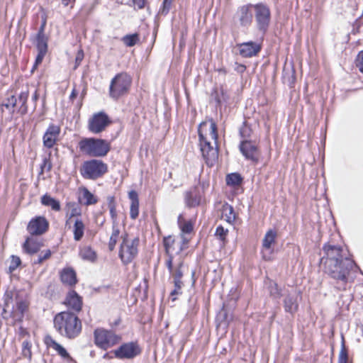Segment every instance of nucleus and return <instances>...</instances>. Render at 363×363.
Returning a JSON list of instances; mask_svg holds the SVG:
<instances>
[{
  "label": "nucleus",
  "instance_id": "nucleus-64",
  "mask_svg": "<svg viewBox=\"0 0 363 363\" xmlns=\"http://www.w3.org/2000/svg\"><path fill=\"white\" fill-rule=\"evenodd\" d=\"M31 347L30 343L28 340H25L22 343V350H30Z\"/></svg>",
  "mask_w": 363,
  "mask_h": 363
},
{
  "label": "nucleus",
  "instance_id": "nucleus-22",
  "mask_svg": "<svg viewBox=\"0 0 363 363\" xmlns=\"http://www.w3.org/2000/svg\"><path fill=\"white\" fill-rule=\"evenodd\" d=\"M45 343L48 346L55 350L62 358L67 360H72V358L70 357L69 354L67 352L65 348L57 342L51 337H47L45 338Z\"/></svg>",
  "mask_w": 363,
  "mask_h": 363
},
{
  "label": "nucleus",
  "instance_id": "nucleus-27",
  "mask_svg": "<svg viewBox=\"0 0 363 363\" xmlns=\"http://www.w3.org/2000/svg\"><path fill=\"white\" fill-rule=\"evenodd\" d=\"M85 225L80 218H76L73 226L74 240L79 241L84 236Z\"/></svg>",
  "mask_w": 363,
  "mask_h": 363
},
{
  "label": "nucleus",
  "instance_id": "nucleus-30",
  "mask_svg": "<svg viewBox=\"0 0 363 363\" xmlns=\"http://www.w3.org/2000/svg\"><path fill=\"white\" fill-rule=\"evenodd\" d=\"M120 234V229L118 223L113 220L112 223V233L110 237V240L108 242V248L110 250H113L115 248L116 242L118 241V237Z\"/></svg>",
  "mask_w": 363,
  "mask_h": 363
},
{
  "label": "nucleus",
  "instance_id": "nucleus-38",
  "mask_svg": "<svg viewBox=\"0 0 363 363\" xmlns=\"http://www.w3.org/2000/svg\"><path fill=\"white\" fill-rule=\"evenodd\" d=\"M338 363H348V351L345 344V339L342 337L341 347L338 356Z\"/></svg>",
  "mask_w": 363,
  "mask_h": 363
},
{
  "label": "nucleus",
  "instance_id": "nucleus-21",
  "mask_svg": "<svg viewBox=\"0 0 363 363\" xmlns=\"http://www.w3.org/2000/svg\"><path fill=\"white\" fill-rule=\"evenodd\" d=\"M60 279L64 284L70 286L75 285L77 281L76 272L71 267L64 268L60 272Z\"/></svg>",
  "mask_w": 363,
  "mask_h": 363
},
{
  "label": "nucleus",
  "instance_id": "nucleus-24",
  "mask_svg": "<svg viewBox=\"0 0 363 363\" xmlns=\"http://www.w3.org/2000/svg\"><path fill=\"white\" fill-rule=\"evenodd\" d=\"M41 247L40 242L32 237H28L23 245V251L29 255L37 253Z\"/></svg>",
  "mask_w": 363,
  "mask_h": 363
},
{
  "label": "nucleus",
  "instance_id": "nucleus-16",
  "mask_svg": "<svg viewBox=\"0 0 363 363\" xmlns=\"http://www.w3.org/2000/svg\"><path fill=\"white\" fill-rule=\"evenodd\" d=\"M60 134V127L50 124L47 128L43 137V145L47 148H52L55 145Z\"/></svg>",
  "mask_w": 363,
  "mask_h": 363
},
{
  "label": "nucleus",
  "instance_id": "nucleus-17",
  "mask_svg": "<svg viewBox=\"0 0 363 363\" xmlns=\"http://www.w3.org/2000/svg\"><path fill=\"white\" fill-rule=\"evenodd\" d=\"M28 307V303L22 298H16V303L12 305V309L10 315L13 320V324L18 322H22L24 313Z\"/></svg>",
  "mask_w": 363,
  "mask_h": 363
},
{
  "label": "nucleus",
  "instance_id": "nucleus-59",
  "mask_svg": "<svg viewBox=\"0 0 363 363\" xmlns=\"http://www.w3.org/2000/svg\"><path fill=\"white\" fill-rule=\"evenodd\" d=\"M21 354L24 357L28 358L29 362L31 361L32 352H31L30 349V350H27V349L22 350Z\"/></svg>",
  "mask_w": 363,
  "mask_h": 363
},
{
  "label": "nucleus",
  "instance_id": "nucleus-56",
  "mask_svg": "<svg viewBox=\"0 0 363 363\" xmlns=\"http://www.w3.org/2000/svg\"><path fill=\"white\" fill-rule=\"evenodd\" d=\"M83 58H84V52H83L82 50H79L77 52L76 57H75V68H77L80 65Z\"/></svg>",
  "mask_w": 363,
  "mask_h": 363
},
{
  "label": "nucleus",
  "instance_id": "nucleus-26",
  "mask_svg": "<svg viewBox=\"0 0 363 363\" xmlns=\"http://www.w3.org/2000/svg\"><path fill=\"white\" fill-rule=\"evenodd\" d=\"M201 201V195L196 190L186 193L185 202L189 207H195L199 206Z\"/></svg>",
  "mask_w": 363,
  "mask_h": 363
},
{
  "label": "nucleus",
  "instance_id": "nucleus-37",
  "mask_svg": "<svg viewBox=\"0 0 363 363\" xmlns=\"http://www.w3.org/2000/svg\"><path fill=\"white\" fill-rule=\"evenodd\" d=\"M242 178L238 173H231L226 177V184L229 186H237L242 183Z\"/></svg>",
  "mask_w": 363,
  "mask_h": 363
},
{
  "label": "nucleus",
  "instance_id": "nucleus-42",
  "mask_svg": "<svg viewBox=\"0 0 363 363\" xmlns=\"http://www.w3.org/2000/svg\"><path fill=\"white\" fill-rule=\"evenodd\" d=\"M252 129L245 122L243 123V125L240 128V137L243 140H249L251 137Z\"/></svg>",
  "mask_w": 363,
  "mask_h": 363
},
{
  "label": "nucleus",
  "instance_id": "nucleus-50",
  "mask_svg": "<svg viewBox=\"0 0 363 363\" xmlns=\"http://www.w3.org/2000/svg\"><path fill=\"white\" fill-rule=\"evenodd\" d=\"M139 214V203H130V217L132 219H135Z\"/></svg>",
  "mask_w": 363,
  "mask_h": 363
},
{
  "label": "nucleus",
  "instance_id": "nucleus-40",
  "mask_svg": "<svg viewBox=\"0 0 363 363\" xmlns=\"http://www.w3.org/2000/svg\"><path fill=\"white\" fill-rule=\"evenodd\" d=\"M28 98V91H22L19 96L18 100L20 103H21V107H20V112L22 115H24L28 111V107L26 106V102Z\"/></svg>",
  "mask_w": 363,
  "mask_h": 363
},
{
  "label": "nucleus",
  "instance_id": "nucleus-48",
  "mask_svg": "<svg viewBox=\"0 0 363 363\" xmlns=\"http://www.w3.org/2000/svg\"><path fill=\"white\" fill-rule=\"evenodd\" d=\"M21 261L19 257L16 255L11 256V262L9 265V271L10 272H13L17 269V267L21 264Z\"/></svg>",
  "mask_w": 363,
  "mask_h": 363
},
{
  "label": "nucleus",
  "instance_id": "nucleus-39",
  "mask_svg": "<svg viewBox=\"0 0 363 363\" xmlns=\"http://www.w3.org/2000/svg\"><path fill=\"white\" fill-rule=\"evenodd\" d=\"M269 292L270 296L275 299H279L281 296V289L277 283L270 281L269 284Z\"/></svg>",
  "mask_w": 363,
  "mask_h": 363
},
{
  "label": "nucleus",
  "instance_id": "nucleus-57",
  "mask_svg": "<svg viewBox=\"0 0 363 363\" xmlns=\"http://www.w3.org/2000/svg\"><path fill=\"white\" fill-rule=\"evenodd\" d=\"M60 1L64 7L69 6L70 9H72L74 7L76 0H60Z\"/></svg>",
  "mask_w": 363,
  "mask_h": 363
},
{
  "label": "nucleus",
  "instance_id": "nucleus-35",
  "mask_svg": "<svg viewBox=\"0 0 363 363\" xmlns=\"http://www.w3.org/2000/svg\"><path fill=\"white\" fill-rule=\"evenodd\" d=\"M16 103L17 99L15 96L11 95V96L8 97L3 101L1 106L2 108H6V109H8L10 114H13L15 111Z\"/></svg>",
  "mask_w": 363,
  "mask_h": 363
},
{
  "label": "nucleus",
  "instance_id": "nucleus-6",
  "mask_svg": "<svg viewBox=\"0 0 363 363\" xmlns=\"http://www.w3.org/2000/svg\"><path fill=\"white\" fill-rule=\"evenodd\" d=\"M132 79L127 73L117 74L111 81L109 96L114 100L125 95L130 87Z\"/></svg>",
  "mask_w": 363,
  "mask_h": 363
},
{
  "label": "nucleus",
  "instance_id": "nucleus-61",
  "mask_svg": "<svg viewBox=\"0 0 363 363\" xmlns=\"http://www.w3.org/2000/svg\"><path fill=\"white\" fill-rule=\"evenodd\" d=\"M18 334L21 337H25L26 335H28V333L27 330L22 326H20L18 328Z\"/></svg>",
  "mask_w": 363,
  "mask_h": 363
},
{
  "label": "nucleus",
  "instance_id": "nucleus-18",
  "mask_svg": "<svg viewBox=\"0 0 363 363\" xmlns=\"http://www.w3.org/2000/svg\"><path fill=\"white\" fill-rule=\"evenodd\" d=\"M238 47L240 55L243 57H252L261 50V45L252 41L240 43Z\"/></svg>",
  "mask_w": 363,
  "mask_h": 363
},
{
  "label": "nucleus",
  "instance_id": "nucleus-44",
  "mask_svg": "<svg viewBox=\"0 0 363 363\" xmlns=\"http://www.w3.org/2000/svg\"><path fill=\"white\" fill-rule=\"evenodd\" d=\"M174 284V289L170 292V296L172 297V301H175L177 299V296L182 294V289L184 286L183 282H173Z\"/></svg>",
  "mask_w": 363,
  "mask_h": 363
},
{
  "label": "nucleus",
  "instance_id": "nucleus-60",
  "mask_svg": "<svg viewBox=\"0 0 363 363\" xmlns=\"http://www.w3.org/2000/svg\"><path fill=\"white\" fill-rule=\"evenodd\" d=\"M246 69V67L242 64L235 63V70L238 73H243Z\"/></svg>",
  "mask_w": 363,
  "mask_h": 363
},
{
  "label": "nucleus",
  "instance_id": "nucleus-58",
  "mask_svg": "<svg viewBox=\"0 0 363 363\" xmlns=\"http://www.w3.org/2000/svg\"><path fill=\"white\" fill-rule=\"evenodd\" d=\"M46 21L45 20L43 22L41 26H40L38 31L35 36H46L45 34V28Z\"/></svg>",
  "mask_w": 363,
  "mask_h": 363
},
{
  "label": "nucleus",
  "instance_id": "nucleus-23",
  "mask_svg": "<svg viewBox=\"0 0 363 363\" xmlns=\"http://www.w3.org/2000/svg\"><path fill=\"white\" fill-rule=\"evenodd\" d=\"M277 236L276 230L270 229L269 230L262 240V251H269L272 250V246L275 243V240Z\"/></svg>",
  "mask_w": 363,
  "mask_h": 363
},
{
  "label": "nucleus",
  "instance_id": "nucleus-9",
  "mask_svg": "<svg viewBox=\"0 0 363 363\" xmlns=\"http://www.w3.org/2000/svg\"><path fill=\"white\" fill-rule=\"evenodd\" d=\"M112 352L118 359H133L141 354L142 348L137 341H131L123 343Z\"/></svg>",
  "mask_w": 363,
  "mask_h": 363
},
{
  "label": "nucleus",
  "instance_id": "nucleus-20",
  "mask_svg": "<svg viewBox=\"0 0 363 363\" xmlns=\"http://www.w3.org/2000/svg\"><path fill=\"white\" fill-rule=\"evenodd\" d=\"M284 307L286 313L294 314L298 308V304L297 302V292L295 291L293 294H289L284 299Z\"/></svg>",
  "mask_w": 363,
  "mask_h": 363
},
{
  "label": "nucleus",
  "instance_id": "nucleus-47",
  "mask_svg": "<svg viewBox=\"0 0 363 363\" xmlns=\"http://www.w3.org/2000/svg\"><path fill=\"white\" fill-rule=\"evenodd\" d=\"M52 162L49 157H44L40 164V174H43L44 172H50L52 169Z\"/></svg>",
  "mask_w": 363,
  "mask_h": 363
},
{
  "label": "nucleus",
  "instance_id": "nucleus-31",
  "mask_svg": "<svg viewBox=\"0 0 363 363\" xmlns=\"http://www.w3.org/2000/svg\"><path fill=\"white\" fill-rule=\"evenodd\" d=\"M41 203L51 207L53 211H59L60 210V202L48 194H45L41 197Z\"/></svg>",
  "mask_w": 363,
  "mask_h": 363
},
{
  "label": "nucleus",
  "instance_id": "nucleus-45",
  "mask_svg": "<svg viewBox=\"0 0 363 363\" xmlns=\"http://www.w3.org/2000/svg\"><path fill=\"white\" fill-rule=\"evenodd\" d=\"M51 251L50 250H46L45 251H42L38 255V258L33 261L34 264H40L45 260L49 259L51 256Z\"/></svg>",
  "mask_w": 363,
  "mask_h": 363
},
{
  "label": "nucleus",
  "instance_id": "nucleus-55",
  "mask_svg": "<svg viewBox=\"0 0 363 363\" xmlns=\"http://www.w3.org/2000/svg\"><path fill=\"white\" fill-rule=\"evenodd\" d=\"M135 9H142L145 7L147 0H132Z\"/></svg>",
  "mask_w": 363,
  "mask_h": 363
},
{
  "label": "nucleus",
  "instance_id": "nucleus-36",
  "mask_svg": "<svg viewBox=\"0 0 363 363\" xmlns=\"http://www.w3.org/2000/svg\"><path fill=\"white\" fill-rule=\"evenodd\" d=\"M82 197L85 201L84 203L86 206L93 205L97 202L94 195L85 187L82 189Z\"/></svg>",
  "mask_w": 363,
  "mask_h": 363
},
{
  "label": "nucleus",
  "instance_id": "nucleus-54",
  "mask_svg": "<svg viewBox=\"0 0 363 363\" xmlns=\"http://www.w3.org/2000/svg\"><path fill=\"white\" fill-rule=\"evenodd\" d=\"M128 198L131 201L130 203H139L138 193L135 191H134V190H131L130 191H129V193H128Z\"/></svg>",
  "mask_w": 363,
  "mask_h": 363
},
{
  "label": "nucleus",
  "instance_id": "nucleus-7",
  "mask_svg": "<svg viewBox=\"0 0 363 363\" xmlns=\"http://www.w3.org/2000/svg\"><path fill=\"white\" fill-rule=\"evenodd\" d=\"M94 343L99 348L106 350L120 342L121 337L113 330L97 328L94 332Z\"/></svg>",
  "mask_w": 363,
  "mask_h": 363
},
{
  "label": "nucleus",
  "instance_id": "nucleus-28",
  "mask_svg": "<svg viewBox=\"0 0 363 363\" xmlns=\"http://www.w3.org/2000/svg\"><path fill=\"white\" fill-rule=\"evenodd\" d=\"M177 223L183 233L189 234L194 230V221L192 220H186L181 214L178 216Z\"/></svg>",
  "mask_w": 363,
  "mask_h": 363
},
{
  "label": "nucleus",
  "instance_id": "nucleus-2",
  "mask_svg": "<svg viewBox=\"0 0 363 363\" xmlns=\"http://www.w3.org/2000/svg\"><path fill=\"white\" fill-rule=\"evenodd\" d=\"M206 126V123H202L199 125L198 130L200 150L206 164L213 166L218 156L217 125L211 120L208 133H203V128Z\"/></svg>",
  "mask_w": 363,
  "mask_h": 363
},
{
  "label": "nucleus",
  "instance_id": "nucleus-14",
  "mask_svg": "<svg viewBox=\"0 0 363 363\" xmlns=\"http://www.w3.org/2000/svg\"><path fill=\"white\" fill-rule=\"evenodd\" d=\"M254 5L247 4L239 7L235 13V18L242 27L250 26L253 18Z\"/></svg>",
  "mask_w": 363,
  "mask_h": 363
},
{
  "label": "nucleus",
  "instance_id": "nucleus-52",
  "mask_svg": "<svg viewBox=\"0 0 363 363\" xmlns=\"http://www.w3.org/2000/svg\"><path fill=\"white\" fill-rule=\"evenodd\" d=\"M227 233L228 230L225 229L223 226L219 225L216 228V235L219 237L220 240H225Z\"/></svg>",
  "mask_w": 363,
  "mask_h": 363
},
{
  "label": "nucleus",
  "instance_id": "nucleus-43",
  "mask_svg": "<svg viewBox=\"0 0 363 363\" xmlns=\"http://www.w3.org/2000/svg\"><path fill=\"white\" fill-rule=\"evenodd\" d=\"M4 305L3 308V314L6 313L7 310L9 309L10 306L14 305L13 303V295L11 291H6L4 294Z\"/></svg>",
  "mask_w": 363,
  "mask_h": 363
},
{
  "label": "nucleus",
  "instance_id": "nucleus-34",
  "mask_svg": "<svg viewBox=\"0 0 363 363\" xmlns=\"http://www.w3.org/2000/svg\"><path fill=\"white\" fill-rule=\"evenodd\" d=\"M48 38L46 36H35V42L38 52L47 53L48 52Z\"/></svg>",
  "mask_w": 363,
  "mask_h": 363
},
{
  "label": "nucleus",
  "instance_id": "nucleus-41",
  "mask_svg": "<svg viewBox=\"0 0 363 363\" xmlns=\"http://www.w3.org/2000/svg\"><path fill=\"white\" fill-rule=\"evenodd\" d=\"M139 40V35L137 33L126 35L123 37L122 41L128 47L134 46Z\"/></svg>",
  "mask_w": 363,
  "mask_h": 363
},
{
  "label": "nucleus",
  "instance_id": "nucleus-10",
  "mask_svg": "<svg viewBox=\"0 0 363 363\" xmlns=\"http://www.w3.org/2000/svg\"><path fill=\"white\" fill-rule=\"evenodd\" d=\"M255 21L258 30L264 33L269 27L271 12L269 8L264 4L254 5Z\"/></svg>",
  "mask_w": 363,
  "mask_h": 363
},
{
  "label": "nucleus",
  "instance_id": "nucleus-13",
  "mask_svg": "<svg viewBox=\"0 0 363 363\" xmlns=\"http://www.w3.org/2000/svg\"><path fill=\"white\" fill-rule=\"evenodd\" d=\"M49 223L43 216H36L32 218L27 226V230L31 235H41L47 232Z\"/></svg>",
  "mask_w": 363,
  "mask_h": 363
},
{
  "label": "nucleus",
  "instance_id": "nucleus-32",
  "mask_svg": "<svg viewBox=\"0 0 363 363\" xmlns=\"http://www.w3.org/2000/svg\"><path fill=\"white\" fill-rule=\"evenodd\" d=\"M212 96H213L215 101L218 106H221L223 104L226 105L228 104L230 99L229 95L228 94L227 91L223 89H220V93H218L217 91H215Z\"/></svg>",
  "mask_w": 363,
  "mask_h": 363
},
{
  "label": "nucleus",
  "instance_id": "nucleus-15",
  "mask_svg": "<svg viewBox=\"0 0 363 363\" xmlns=\"http://www.w3.org/2000/svg\"><path fill=\"white\" fill-rule=\"evenodd\" d=\"M174 257L167 258L165 261V266L167 267L172 278V282H183L182 279L184 275V262L179 260L175 267L173 265Z\"/></svg>",
  "mask_w": 363,
  "mask_h": 363
},
{
  "label": "nucleus",
  "instance_id": "nucleus-12",
  "mask_svg": "<svg viewBox=\"0 0 363 363\" xmlns=\"http://www.w3.org/2000/svg\"><path fill=\"white\" fill-rule=\"evenodd\" d=\"M240 150L246 160L257 163L259 161V152L255 141L243 140L240 144Z\"/></svg>",
  "mask_w": 363,
  "mask_h": 363
},
{
  "label": "nucleus",
  "instance_id": "nucleus-19",
  "mask_svg": "<svg viewBox=\"0 0 363 363\" xmlns=\"http://www.w3.org/2000/svg\"><path fill=\"white\" fill-rule=\"evenodd\" d=\"M65 303L68 308L77 312H79L82 310V298L77 294L75 291H70L67 294L65 300Z\"/></svg>",
  "mask_w": 363,
  "mask_h": 363
},
{
  "label": "nucleus",
  "instance_id": "nucleus-1",
  "mask_svg": "<svg viewBox=\"0 0 363 363\" xmlns=\"http://www.w3.org/2000/svg\"><path fill=\"white\" fill-rule=\"evenodd\" d=\"M323 252L320 262L324 265V272L337 281L340 290H345L350 271L357 267L356 264L349 257L348 252L340 245L325 243Z\"/></svg>",
  "mask_w": 363,
  "mask_h": 363
},
{
  "label": "nucleus",
  "instance_id": "nucleus-11",
  "mask_svg": "<svg viewBox=\"0 0 363 363\" xmlns=\"http://www.w3.org/2000/svg\"><path fill=\"white\" fill-rule=\"evenodd\" d=\"M111 123V121L108 115L103 112L94 113L88 121V129L94 133L98 134L104 131L106 128Z\"/></svg>",
  "mask_w": 363,
  "mask_h": 363
},
{
  "label": "nucleus",
  "instance_id": "nucleus-46",
  "mask_svg": "<svg viewBox=\"0 0 363 363\" xmlns=\"http://www.w3.org/2000/svg\"><path fill=\"white\" fill-rule=\"evenodd\" d=\"M294 70L291 69L287 73L286 69H284L283 78L290 86H292L295 82Z\"/></svg>",
  "mask_w": 363,
  "mask_h": 363
},
{
  "label": "nucleus",
  "instance_id": "nucleus-33",
  "mask_svg": "<svg viewBox=\"0 0 363 363\" xmlns=\"http://www.w3.org/2000/svg\"><path fill=\"white\" fill-rule=\"evenodd\" d=\"M174 238L170 235L164 237L163 239V245L165 250V253L167 255V258H169L170 257H174L172 252L174 250Z\"/></svg>",
  "mask_w": 363,
  "mask_h": 363
},
{
  "label": "nucleus",
  "instance_id": "nucleus-3",
  "mask_svg": "<svg viewBox=\"0 0 363 363\" xmlns=\"http://www.w3.org/2000/svg\"><path fill=\"white\" fill-rule=\"evenodd\" d=\"M54 328L62 337L74 340L82 330V323L74 313L67 311L58 313L53 319Z\"/></svg>",
  "mask_w": 363,
  "mask_h": 363
},
{
  "label": "nucleus",
  "instance_id": "nucleus-29",
  "mask_svg": "<svg viewBox=\"0 0 363 363\" xmlns=\"http://www.w3.org/2000/svg\"><path fill=\"white\" fill-rule=\"evenodd\" d=\"M79 256L84 260L94 262L96 259V253L90 246H84L79 250Z\"/></svg>",
  "mask_w": 363,
  "mask_h": 363
},
{
  "label": "nucleus",
  "instance_id": "nucleus-49",
  "mask_svg": "<svg viewBox=\"0 0 363 363\" xmlns=\"http://www.w3.org/2000/svg\"><path fill=\"white\" fill-rule=\"evenodd\" d=\"M172 0H163L162 5L160 9V13L166 15L170 10Z\"/></svg>",
  "mask_w": 363,
  "mask_h": 363
},
{
  "label": "nucleus",
  "instance_id": "nucleus-4",
  "mask_svg": "<svg viewBox=\"0 0 363 363\" xmlns=\"http://www.w3.org/2000/svg\"><path fill=\"white\" fill-rule=\"evenodd\" d=\"M78 147L79 151L90 157H105L111 150V144L106 140L95 138L82 139Z\"/></svg>",
  "mask_w": 363,
  "mask_h": 363
},
{
  "label": "nucleus",
  "instance_id": "nucleus-51",
  "mask_svg": "<svg viewBox=\"0 0 363 363\" xmlns=\"http://www.w3.org/2000/svg\"><path fill=\"white\" fill-rule=\"evenodd\" d=\"M46 53L41 52H38V55L35 57V60L34 62V65L31 69V72H33L34 70L38 67V66L41 64V62L43 60V58L45 57Z\"/></svg>",
  "mask_w": 363,
  "mask_h": 363
},
{
  "label": "nucleus",
  "instance_id": "nucleus-5",
  "mask_svg": "<svg viewBox=\"0 0 363 363\" xmlns=\"http://www.w3.org/2000/svg\"><path fill=\"white\" fill-rule=\"evenodd\" d=\"M108 172V165L101 160L91 159L84 162L80 169L83 178L96 180Z\"/></svg>",
  "mask_w": 363,
  "mask_h": 363
},
{
  "label": "nucleus",
  "instance_id": "nucleus-63",
  "mask_svg": "<svg viewBox=\"0 0 363 363\" xmlns=\"http://www.w3.org/2000/svg\"><path fill=\"white\" fill-rule=\"evenodd\" d=\"M110 214L111 216V218L113 219V221L116 220V209H115V207L114 206H111L110 208Z\"/></svg>",
  "mask_w": 363,
  "mask_h": 363
},
{
  "label": "nucleus",
  "instance_id": "nucleus-53",
  "mask_svg": "<svg viewBox=\"0 0 363 363\" xmlns=\"http://www.w3.org/2000/svg\"><path fill=\"white\" fill-rule=\"evenodd\" d=\"M357 67L359 71L363 73V51H361L357 58Z\"/></svg>",
  "mask_w": 363,
  "mask_h": 363
},
{
  "label": "nucleus",
  "instance_id": "nucleus-8",
  "mask_svg": "<svg viewBox=\"0 0 363 363\" xmlns=\"http://www.w3.org/2000/svg\"><path fill=\"white\" fill-rule=\"evenodd\" d=\"M139 242L138 238L133 239L123 238L119 250V257L123 264H128L136 257L138 253Z\"/></svg>",
  "mask_w": 363,
  "mask_h": 363
},
{
  "label": "nucleus",
  "instance_id": "nucleus-25",
  "mask_svg": "<svg viewBox=\"0 0 363 363\" xmlns=\"http://www.w3.org/2000/svg\"><path fill=\"white\" fill-rule=\"evenodd\" d=\"M222 218L230 224H233L235 220L236 216L234 208L228 203H225L222 206Z\"/></svg>",
  "mask_w": 363,
  "mask_h": 363
},
{
  "label": "nucleus",
  "instance_id": "nucleus-62",
  "mask_svg": "<svg viewBox=\"0 0 363 363\" xmlns=\"http://www.w3.org/2000/svg\"><path fill=\"white\" fill-rule=\"evenodd\" d=\"M188 242H189V240L186 239L185 237L182 236V242L180 244V247H179V251L177 252L179 253V252H182L184 250V245H187Z\"/></svg>",
  "mask_w": 363,
  "mask_h": 363
}]
</instances>
